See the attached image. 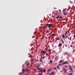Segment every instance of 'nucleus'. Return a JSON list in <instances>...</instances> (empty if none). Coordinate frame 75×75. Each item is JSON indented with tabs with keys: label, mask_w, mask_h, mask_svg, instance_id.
Segmentation results:
<instances>
[{
	"label": "nucleus",
	"mask_w": 75,
	"mask_h": 75,
	"mask_svg": "<svg viewBox=\"0 0 75 75\" xmlns=\"http://www.w3.org/2000/svg\"><path fill=\"white\" fill-rule=\"evenodd\" d=\"M47 25V27H48L49 28H50L51 27V25H52V24H48L47 23L46 24H45V25Z\"/></svg>",
	"instance_id": "obj_2"
},
{
	"label": "nucleus",
	"mask_w": 75,
	"mask_h": 75,
	"mask_svg": "<svg viewBox=\"0 0 75 75\" xmlns=\"http://www.w3.org/2000/svg\"><path fill=\"white\" fill-rule=\"evenodd\" d=\"M51 51V49H49L48 50V51H49V52H50V51Z\"/></svg>",
	"instance_id": "obj_26"
},
{
	"label": "nucleus",
	"mask_w": 75,
	"mask_h": 75,
	"mask_svg": "<svg viewBox=\"0 0 75 75\" xmlns=\"http://www.w3.org/2000/svg\"><path fill=\"white\" fill-rule=\"evenodd\" d=\"M39 72H40V71H39Z\"/></svg>",
	"instance_id": "obj_59"
},
{
	"label": "nucleus",
	"mask_w": 75,
	"mask_h": 75,
	"mask_svg": "<svg viewBox=\"0 0 75 75\" xmlns=\"http://www.w3.org/2000/svg\"><path fill=\"white\" fill-rule=\"evenodd\" d=\"M57 11H56L55 12H57Z\"/></svg>",
	"instance_id": "obj_53"
},
{
	"label": "nucleus",
	"mask_w": 75,
	"mask_h": 75,
	"mask_svg": "<svg viewBox=\"0 0 75 75\" xmlns=\"http://www.w3.org/2000/svg\"><path fill=\"white\" fill-rule=\"evenodd\" d=\"M47 16H48V15H47Z\"/></svg>",
	"instance_id": "obj_58"
},
{
	"label": "nucleus",
	"mask_w": 75,
	"mask_h": 75,
	"mask_svg": "<svg viewBox=\"0 0 75 75\" xmlns=\"http://www.w3.org/2000/svg\"><path fill=\"white\" fill-rule=\"evenodd\" d=\"M22 74H23V73L22 72H21L19 75H22Z\"/></svg>",
	"instance_id": "obj_31"
},
{
	"label": "nucleus",
	"mask_w": 75,
	"mask_h": 75,
	"mask_svg": "<svg viewBox=\"0 0 75 75\" xmlns=\"http://www.w3.org/2000/svg\"><path fill=\"white\" fill-rule=\"evenodd\" d=\"M63 70L64 71V73H67V71H67L66 69L64 68L63 69Z\"/></svg>",
	"instance_id": "obj_6"
},
{
	"label": "nucleus",
	"mask_w": 75,
	"mask_h": 75,
	"mask_svg": "<svg viewBox=\"0 0 75 75\" xmlns=\"http://www.w3.org/2000/svg\"><path fill=\"white\" fill-rule=\"evenodd\" d=\"M42 59H44V57H42Z\"/></svg>",
	"instance_id": "obj_42"
},
{
	"label": "nucleus",
	"mask_w": 75,
	"mask_h": 75,
	"mask_svg": "<svg viewBox=\"0 0 75 75\" xmlns=\"http://www.w3.org/2000/svg\"><path fill=\"white\" fill-rule=\"evenodd\" d=\"M28 71H30V69H28Z\"/></svg>",
	"instance_id": "obj_43"
},
{
	"label": "nucleus",
	"mask_w": 75,
	"mask_h": 75,
	"mask_svg": "<svg viewBox=\"0 0 75 75\" xmlns=\"http://www.w3.org/2000/svg\"><path fill=\"white\" fill-rule=\"evenodd\" d=\"M50 71H51V69H49V70H47V71H48V72H50Z\"/></svg>",
	"instance_id": "obj_29"
},
{
	"label": "nucleus",
	"mask_w": 75,
	"mask_h": 75,
	"mask_svg": "<svg viewBox=\"0 0 75 75\" xmlns=\"http://www.w3.org/2000/svg\"><path fill=\"white\" fill-rule=\"evenodd\" d=\"M61 41H62V43L64 44V40H61Z\"/></svg>",
	"instance_id": "obj_16"
},
{
	"label": "nucleus",
	"mask_w": 75,
	"mask_h": 75,
	"mask_svg": "<svg viewBox=\"0 0 75 75\" xmlns=\"http://www.w3.org/2000/svg\"><path fill=\"white\" fill-rule=\"evenodd\" d=\"M56 64H57V63L55 64V65H56Z\"/></svg>",
	"instance_id": "obj_49"
},
{
	"label": "nucleus",
	"mask_w": 75,
	"mask_h": 75,
	"mask_svg": "<svg viewBox=\"0 0 75 75\" xmlns=\"http://www.w3.org/2000/svg\"><path fill=\"white\" fill-rule=\"evenodd\" d=\"M73 67H74V66H73Z\"/></svg>",
	"instance_id": "obj_54"
},
{
	"label": "nucleus",
	"mask_w": 75,
	"mask_h": 75,
	"mask_svg": "<svg viewBox=\"0 0 75 75\" xmlns=\"http://www.w3.org/2000/svg\"><path fill=\"white\" fill-rule=\"evenodd\" d=\"M40 72H43V70H42V69H40Z\"/></svg>",
	"instance_id": "obj_15"
},
{
	"label": "nucleus",
	"mask_w": 75,
	"mask_h": 75,
	"mask_svg": "<svg viewBox=\"0 0 75 75\" xmlns=\"http://www.w3.org/2000/svg\"><path fill=\"white\" fill-rule=\"evenodd\" d=\"M54 15H57V13H55V14H54Z\"/></svg>",
	"instance_id": "obj_47"
},
{
	"label": "nucleus",
	"mask_w": 75,
	"mask_h": 75,
	"mask_svg": "<svg viewBox=\"0 0 75 75\" xmlns=\"http://www.w3.org/2000/svg\"><path fill=\"white\" fill-rule=\"evenodd\" d=\"M73 40H74V38H73V40H72V41H73Z\"/></svg>",
	"instance_id": "obj_45"
},
{
	"label": "nucleus",
	"mask_w": 75,
	"mask_h": 75,
	"mask_svg": "<svg viewBox=\"0 0 75 75\" xmlns=\"http://www.w3.org/2000/svg\"><path fill=\"white\" fill-rule=\"evenodd\" d=\"M66 54H67V55H68V52H67L66 53Z\"/></svg>",
	"instance_id": "obj_37"
},
{
	"label": "nucleus",
	"mask_w": 75,
	"mask_h": 75,
	"mask_svg": "<svg viewBox=\"0 0 75 75\" xmlns=\"http://www.w3.org/2000/svg\"><path fill=\"white\" fill-rule=\"evenodd\" d=\"M57 68H58V69H60L59 66H57Z\"/></svg>",
	"instance_id": "obj_21"
},
{
	"label": "nucleus",
	"mask_w": 75,
	"mask_h": 75,
	"mask_svg": "<svg viewBox=\"0 0 75 75\" xmlns=\"http://www.w3.org/2000/svg\"><path fill=\"white\" fill-rule=\"evenodd\" d=\"M54 69H55L56 70H57V69H56V68L55 67H54Z\"/></svg>",
	"instance_id": "obj_39"
},
{
	"label": "nucleus",
	"mask_w": 75,
	"mask_h": 75,
	"mask_svg": "<svg viewBox=\"0 0 75 75\" xmlns=\"http://www.w3.org/2000/svg\"><path fill=\"white\" fill-rule=\"evenodd\" d=\"M64 62V60H61L59 61V62L60 63H61L62 62Z\"/></svg>",
	"instance_id": "obj_11"
},
{
	"label": "nucleus",
	"mask_w": 75,
	"mask_h": 75,
	"mask_svg": "<svg viewBox=\"0 0 75 75\" xmlns=\"http://www.w3.org/2000/svg\"><path fill=\"white\" fill-rule=\"evenodd\" d=\"M62 43H59V47H61L62 46Z\"/></svg>",
	"instance_id": "obj_9"
},
{
	"label": "nucleus",
	"mask_w": 75,
	"mask_h": 75,
	"mask_svg": "<svg viewBox=\"0 0 75 75\" xmlns=\"http://www.w3.org/2000/svg\"><path fill=\"white\" fill-rule=\"evenodd\" d=\"M67 10V9H64L63 10V13H65V10Z\"/></svg>",
	"instance_id": "obj_10"
},
{
	"label": "nucleus",
	"mask_w": 75,
	"mask_h": 75,
	"mask_svg": "<svg viewBox=\"0 0 75 75\" xmlns=\"http://www.w3.org/2000/svg\"><path fill=\"white\" fill-rule=\"evenodd\" d=\"M31 50H35V49H34V48H33V47H32V48H31Z\"/></svg>",
	"instance_id": "obj_25"
},
{
	"label": "nucleus",
	"mask_w": 75,
	"mask_h": 75,
	"mask_svg": "<svg viewBox=\"0 0 75 75\" xmlns=\"http://www.w3.org/2000/svg\"><path fill=\"white\" fill-rule=\"evenodd\" d=\"M36 68H37L38 70H40V68H39V67L38 66L36 67Z\"/></svg>",
	"instance_id": "obj_13"
},
{
	"label": "nucleus",
	"mask_w": 75,
	"mask_h": 75,
	"mask_svg": "<svg viewBox=\"0 0 75 75\" xmlns=\"http://www.w3.org/2000/svg\"><path fill=\"white\" fill-rule=\"evenodd\" d=\"M56 19H58V18H59V16H57L56 17Z\"/></svg>",
	"instance_id": "obj_14"
},
{
	"label": "nucleus",
	"mask_w": 75,
	"mask_h": 75,
	"mask_svg": "<svg viewBox=\"0 0 75 75\" xmlns=\"http://www.w3.org/2000/svg\"><path fill=\"white\" fill-rule=\"evenodd\" d=\"M67 33H65V35H67Z\"/></svg>",
	"instance_id": "obj_46"
},
{
	"label": "nucleus",
	"mask_w": 75,
	"mask_h": 75,
	"mask_svg": "<svg viewBox=\"0 0 75 75\" xmlns=\"http://www.w3.org/2000/svg\"><path fill=\"white\" fill-rule=\"evenodd\" d=\"M56 40L57 41H59V37H57L56 38Z\"/></svg>",
	"instance_id": "obj_7"
},
{
	"label": "nucleus",
	"mask_w": 75,
	"mask_h": 75,
	"mask_svg": "<svg viewBox=\"0 0 75 75\" xmlns=\"http://www.w3.org/2000/svg\"><path fill=\"white\" fill-rule=\"evenodd\" d=\"M25 75H27V74H25Z\"/></svg>",
	"instance_id": "obj_50"
},
{
	"label": "nucleus",
	"mask_w": 75,
	"mask_h": 75,
	"mask_svg": "<svg viewBox=\"0 0 75 75\" xmlns=\"http://www.w3.org/2000/svg\"><path fill=\"white\" fill-rule=\"evenodd\" d=\"M43 29H44H44H45V26H43Z\"/></svg>",
	"instance_id": "obj_28"
},
{
	"label": "nucleus",
	"mask_w": 75,
	"mask_h": 75,
	"mask_svg": "<svg viewBox=\"0 0 75 75\" xmlns=\"http://www.w3.org/2000/svg\"><path fill=\"white\" fill-rule=\"evenodd\" d=\"M31 50H32L31 49Z\"/></svg>",
	"instance_id": "obj_57"
},
{
	"label": "nucleus",
	"mask_w": 75,
	"mask_h": 75,
	"mask_svg": "<svg viewBox=\"0 0 75 75\" xmlns=\"http://www.w3.org/2000/svg\"><path fill=\"white\" fill-rule=\"evenodd\" d=\"M62 37L63 38H65V35L64 34H63L62 35Z\"/></svg>",
	"instance_id": "obj_12"
},
{
	"label": "nucleus",
	"mask_w": 75,
	"mask_h": 75,
	"mask_svg": "<svg viewBox=\"0 0 75 75\" xmlns=\"http://www.w3.org/2000/svg\"><path fill=\"white\" fill-rule=\"evenodd\" d=\"M70 62L71 63H72V62H71L70 61Z\"/></svg>",
	"instance_id": "obj_51"
},
{
	"label": "nucleus",
	"mask_w": 75,
	"mask_h": 75,
	"mask_svg": "<svg viewBox=\"0 0 75 75\" xmlns=\"http://www.w3.org/2000/svg\"><path fill=\"white\" fill-rule=\"evenodd\" d=\"M28 69H26L25 70V69H22V72L23 73V74H24V71H27V70H28Z\"/></svg>",
	"instance_id": "obj_5"
},
{
	"label": "nucleus",
	"mask_w": 75,
	"mask_h": 75,
	"mask_svg": "<svg viewBox=\"0 0 75 75\" xmlns=\"http://www.w3.org/2000/svg\"><path fill=\"white\" fill-rule=\"evenodd\" d=\"M51 37H53V36H54V35L53 34L51 35Z\"/></svg>",
	"instance_id": "obj_20"
},
{
	"label": "nucleus",
	"mask_w": 75,
	"mask_h": 75,
	"mask_svg": "<svg viewBox=\"0 0 75 75\" xmlns=\"http://www.w3.org/2000/svg\"><path fill=\"white\" fill-rule=\"evenodd\" d=\"M69 64L67 61H66L64 62L62 64V65H65V64Z\"/></svg>",
	"instance_id": "obj_3"
},
{
	"label": "nucleus",
	"mask_w": 75,
	"mask_h": 75,
	"mask_svg": "<svg viewBox=\"0 0 75 75\" xmlns=\"http://www.w3.org/2000/svg\"><path fill=\"white\" fill-rule=\"evenodd\" d=\"M49 74V73L48 72V73H47V74Z\"/></svg>",
	"instance_id": "obj_48"
},
{
	"label": "nucleus",
	"mask_w": 75,
	"mask_h": 75,
	"mask_svg": "<svg viewBox=\"0 0 75 75\" xmlns=\"http://www.w3.org/2000/svg\"><path fill=\"white\" fill-rule=\"evenodd\" d=\"M43 71L44 72H45V71H46V70L45 69H44L43 70Z\"/></svg>",
	"instance_id": "obj_18"
},
{
	"label": "nucleus",
	"mask_w": 75,
	"mask_h": 75,
	"mask_svg": "<svg viewBox=\"0 0 75 75\" xmlns=\"http://www.w3.org/2000/svg\"><path fill=\"white\" fill-rule=\"evenodd\" d=\"M74 42H72V44H74Z\"/></svg>",
	"instance_id": "obj_34"
},
{
	"label": "nucleus",
	"mask_w": 75,
	"mask_h": 75,
	"mask_svg": "<svg viewBox=\"0 0 75 75\" xmlns=\"http://www.w3.org/2000/svg\"><path fill=\"white\" fill-rule=\"evenodd\" d=\"M40 62H42V59H41V58H40Z\"/></svg>",
	"instance_id": "obj_32"
},
{
	"label": "nucleus",
	"mask_w": 75,
	"mask_h": 75,
	"mask_svg": "<svg viewBox=\"0 0 75 75\" xmlns=\"http://www.w3.org/2000/svg\"><path fill=\"white\" fill-rule=\"evenodd\" d=\"M64 16H67V14L66 13H64Z\"/></svg>",
	"instance_id": "obj_22"
},
{
	"label": "nucleus",
	"mask_w": 75,
	"mask_h": 75,
	"mask_svg": "<svg viewBox=\"0 0 75 75\" xmlns=\"http://www.w3.org/2000/svg\"><path fill=\"white\" fill-rule=\"evenodd\" d=\"M52 60H50V63H52Z\"/></svg>",
	"instance_id": "obj_27"
},
{
	"label": "nucleus",
	"mask_w": 75,
	"mask_h": 75,
	"mask_svg": "<svg viewBox=\"0 0 75 75\" xmlns=\"http://www.w3.org/2000/svg\"><path fill=\"white\" fill-rule=\"evenodd\" d=\"M46 33H49V30H47L46 32Z\"/></svg>",
	"instance_id": "obj_19"
},
{
	"label": "nucleus",
	"mask_w": 75,
	"mask_h": 75,
	"mask_svg": "<svg viewBox=\"0 0 75 75\" xmlns=\"http://www.w3.org/2000/svg\"><path fill=\"white\" fill-rule=\"evenodd\" d=\"M30 64V63H28L27 64L26 66L27 68L28 67H29V65Z\"/></svg>",
	"instance_id": "obj_8"
},
{
	"label": "nucleus",
	"mask_w": 75,
	"mask_h": 75,
	"mask_svg": "<svg viewBox=\"0 0 75 75\" xmlns=\"http://www.w3.org/2000/svg\"><path fill=\"white\" fill-rule=\"evenodd\" d=\"M68 33H69V32L68 31H67L66 32V34H67Z\"/></svg>",
	"instance_id": "obj_17"
},
{
	"label": "nucleus",
	"mask_w": 75,
	"mask_h": 75,
	"mask_svg": "<svg viewBox=\"0 0 75 75\" xmlns=\"http://www.w3.org/2000/svg\"><path fill=\"white\" fill-rule=\"evenodd\" d=\"M69 67V69L71 70V71H73V70H72V66L70 65L68 66L66 65H65L64 66L66 68H68Z\"/></svg>",
	"instance_id": "obj_1"
},
{
	"label": "nucleus",
	"mask_w": 75,
	"mask_h": 75,
	"mask_svg": "<svg viewBox=\"0 0 75 75\" xmlns=\"http://www.w3.org/2000/svg\"><path fill=\"white\" fill-rule=\"evenodd\" d=\"M39 75H42V73H39L38 74Z\"/></svg>",
	"instance_id": "obj_24"
},
{
	"label": "nucleus",
	"mask_w": 75,
	"mask_h": 75,
	"mask_svg": "<svg viewBox=\"0 0 75 75\" xmlns=\"http://www.w3.org/2000/svg\"><path fill=\"white\" fill-rule=\"evenodd\" d=\"M73 37H74V38H75V35H74Z\"/></svg>",
	"instance_id": "obj_35"
},
{
	"label": "nucleus",
	"mask_w": 75,
	"mask_h": 75,
	"mask_svg": "<svg viewBox=\"0 0 75 75\" xmlns=\"http://www.w3.org/2000/svg\"><path fill=\"white\" fill-rule=\"evenodd\" d=\"M60 18H63V17L60 16L59 17Z\"/></svg>",
	"instance_id": "obj_23"
},
{
	"label": "nucleus",
	"mask_w": 75,
	"mask_h": 75,
	"mask_svg": "<svg viewBox=\"0 0 75 75\" xmlns=\"http://www.w3.org/2000/svg\"><path fill=\"white\" fill-rule=\"evenodd\" d=\"M38 66H40V65H38Z\"/></svg>",
	"instance_id": "obj_52"
},
{
	"label": "nucleus",
	"mask_w": 75,
	"mask_h": 75,
	"mask_svg": "<svg viewBox=\"0 0 75 75\" xmlns=\"http://www.w3.org/2000/svg\"><path fill=\"white\" fill-rule=\"evenodd\" d=\"M54 74V72H52V74L53 75Z\"/></svg>",
	"instance_id": "obj_33"
},
{
	"label": "nucleus",
	"mask_w": 75,
	"mask_h": 75,
	"mask_svg": "<svg viewBox=\"0 0 75 75\" xmlns=\"http://www.w3.org/2000/svg\"><path fill=\"white\" fill-rule=\"evenodd\" d=\"M67 38V36H66V38Z\"/></svg>",
	"instance_id": "obj_44"
},
{
	"label": "nucleus",
	"mask_w": 75,
	"mask_h": 75,
	"mask_svg": "<svg viewBox=\"0 0 75 75\" xmlns=\"http://www.w3.org/2000/svg\"><path fill=\"white\" fill-rule=\"evenodd\" d=\"M24 64H23V67L24 66Z\"/></svg>",
	"instance_id": "obj_55"
},
{
	"label": "nucleus",
	"mask_w": 75,
	"mask_h": 75,
	"mask_svg": "<svg viewBox=\"0 0 75 75\" xmlns=\"http://www.w3.org/2000/svg\"><path fill=\"white\" fill-rule=\"evenodd\" d=\"M30 61H31V62H32V61H33V59H31L30 60Z\"/></svg>",
	"instance_id": "obj_38"
},
{
	"label": "nucleus",
	"mask_w": 75,
	"mask_h": 75,
	"mask_svg": "<svg viewBox=\"0 0 75 75\" xmlns=\"http://www.w3.org/2000/svg\"><path fill=\"white\" fill-rule=\"evenodd\" d=\"M46 55H47V56L48 55V54L47 53H46Z\"/></svg>",
	"instance_id": "obj_30"
},
{
	"label": "nucleus",
	"mask_w": 75,
	"mask_h": 75,
	"mask_svg": "<svg viewBox=\"0 0 75 75\" xmlns=\"http://www.w3.org/2000/svg\"><path fill=\"white\" fill-rule=\"evenodd\" d=\"M41 53H43V55H45V52H47L45 50H42L41 52Z\"/></svg>",
	"instance_id": "obj_4"
},
{
	"label": "nucleus",
	"mask_w": 75,
	"mask_h": 75,
	"mask_svg": "<svg viewBox=\"0 0 75 75\" xmlns=\"http://www.w3.org/2000/svg\"><path fill=\"white\" fill-rule=\"evenodd\" d=\"M70 47H72V45H70Z\"/></svg>",
	"instance_id": "obj_40"
},
{
	"label": "nucleus",
	"mask_w": 75,
	"mask_h": 75,
	"mask_svg": "<svg viewBox=\"0 0 75 75\" xmlns=\"http://www.w3.org/2000/svg\"><path fill=\"white\" fill-rule=\"evenodd\" d=\"M70 75H72V74L70 73Z\"/></svg>",
	"instance_id": "obj_36"
},
{
	"label": "nucleus",
	"mask_w": 75,
	"mask_h": 75,
	"mask_svg": "<svg viewBox=\"0 0 75 75\" xmlns=\"http://www.w3.org/2000/svg\"><path fill=\"white\" fill-rule=\"evenodd\" d=\"M49 75H51V74H50Z\"/></svg>",
	"instance_id": "obj_56"
},
{
	"label": "nucleus",
	"mask_w": 75,
	"mask_h": 75,
	"mask_svg": "<svg viewBox=\"0 0 75 75\" xmlns=\"http://www.w3.org/2000/svg\"><path fill=\"white\" fill-rule=\"evenodd\" d=\"M58 65L60 66V65H61V64H59V65Z\"/></svg>",
	"instance_id": "obj_41"
}]
</instances>
